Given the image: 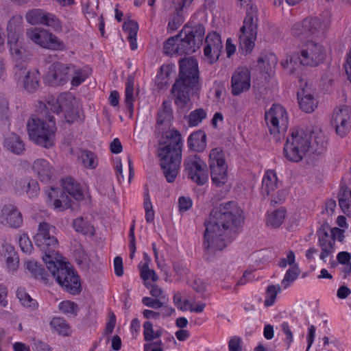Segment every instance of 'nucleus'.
I'll return each instance as SVG.
<instances>
[{"label": "nucleus", "instance_id": "nucleus-1", "mask_svg": "<svg viewBox=\"0 0 351 351\" xmlns=\"http://www.w3.org/2000/svg\"><path fill=\"white\" fill-rule=\"evenodd\" d=\"M243 220L242 209L234 202H228L213 208L205 221L204 246L208 252L222 250L228 243V233Z\"/></svg>", "mask_w": 351, "mask_h": 351}, {"label": "nucleus", "instance_id": "nucleus-2", "mask_svg": "<svg viewBox=\"0 0 351 351\" xmlns=\"http://www.w3.org/2000/svg\"><path fill=\"white\" fill-rule=\"evenodd\" d=\"M202 88L198 62L193 57L184 58L179 62V75L172 86L174 103L180 112L192 106L191 98Z\"/></svg>", "mask_w": 351, "mask_h": 351}, {"label": "nucleus", "instance_id": "nucleus-3", "mask_svg": "<svg viewBox=\"0 0 351 351\" xmlns=\"http://www.w3.org/2000/svg\"><path fill=\"white\" fill-rule=\"evenodd\" d=\"M183 139L180 132L171 128L158 138L159 165L167 181L173 182L178 176L182 160Z\"/></svg>", "mask_w": 351, "mask_h": 351}, {"label": "nucleus", "instance_id": "nucleus-4", "mask_svg": "<svg viewBox=\"0 0 351 351\" xmlns=\"http://www.w3.org/2000/svg\"><path fill=\"white\" fill-rule=\"evenodd\" d=\"M205 27L202 24L186 25L175 36L164 43V52L170 56L191 54L199 49L205 36Z\"/></svg>", "mask_w": 351, "mask_h": 351}, {"label": "nucleus", "instance_id": "nucleus-5", "mask_svg": "<svg viewBox=\"0 0 351 351\" xmlns=\"http://www.w3.org/2000/svg\"><path fill=\"white\" fill-rule=\"evenodd\" d=\"M43 259L48 270L63 289L73 295L80 293L81 283L78 275L60 254L52 252L43 256Z\"/></svg>", "mask_w": 351, "mask_h": 351}, {"label": "nucleus", "instance_id": "nucleus-6", "mask_svg": "<svg viewBox=\"0 0 351 351\" xmlns=\"http://www.w3.org/2000/svg\"><path fill=\"white\" fill-rule=\"evenodd\" d=\"M62 186V189L51 187L46 192L47 205L58 211L70 208L72 198L79 201L84 196L79 184L71 178L63 179Z\"/></svg>", "mask_w": 351, "mask_h": 351}, {"label": "nucleus", "instance_id": "nucleus-7", "mask_svg": "<svg viewBox=\"0 0 351 351\" xmlns=\"http://www.w3.org/2000/svg\"><path fill=\"white\" fill-rule=\"evenodd\" d=\"M30 140L35 144L45 148L53 146L56 140V123L53 117L47 121L38 118H32L27 124Z\"/></svg>", "mask_w": 351, "mask_h": 351}, {"label": "nucleus", "instance_id": "nucleus-8", "mask_svg": "<svg viewBox=\"0 0 351 351\" xmlns=\"http://www.w3.org/2000/svg\"><path fill=\"white\" fill-rule=\"evenodd\" d=\"M311 135L302 130H294L287 138L284 147L285 156L289 160L298 162L302 159L311 146Z\"/></svg>", "mask_w": 351, "mask_h": 351}, {"label": "nucleus", "instance_id": "nucleus-9", "mask_svg": "<svg viewBox=\"0 0 351 351\" xmlns=\"http://www.w3.org/2000/svg\"><path fill=\"white\" fill-rule=\"evenodd\" d=\"M326 51L318 41L312 39L301 40L298 46V60L304 66H316L324 62Z\"/></svg>", "mask_w": 351, "mask_h": 351}, {"label": "nucleus", "instance_id": "nucleus-10", "mask_svg": "<svg viewBox=\"0 0 351 351\" xmlns=\"http://www.w3.org/2000/svg\"><path fill=\"white\" fill-rule=\"evenodd\" d=\"M47 108L55 113L64 112L68 122H73L79 117L81 105L78 99L71 93H61L57 98H51Z\"/></svg>", "mask_w": 351, "mask_h": 351}, {"label": "nucleus", "instance_id": "nucleus-11", "mask_svg": "<svg viewBox=\"0 0 351 351\" xmlns=\"http://www.w3.org/2000/svg\"><path fill=\"white\" fill-rule=\"evenodd\" d=\"M257 29V9L251 7L247 12L239 34L240 47L245 53L251 52L254 47Z\"/></svg>", "mask_w": 351, "mask_h": 351}, {"label": "nucleus", "instance_id": "nucleus-12", "mask_svg": "<svg viewBox=\"0 0 351 351\" xmlns=\"http://www.w3.org/2000/svg\"><path fill=\"white\" fill-rule=\"evenodd\" d=\"M328 27L326 21L317 17L307 18L294 24L292 34L300 40L321 38Z\"/></svg>", "mask_w": 351, "mask_h": 351}, {"label": "nucleus", "instance_id": "nucleus-13", "mask_svg": "<svg viewBox=\"0 0 351 351\" xmlns=\"http://www.w3.org/2000/svg\"><path fill=\"white\" fill-rule=\"evenodd\" d=\"M266 123L269 132L276 141L280 140V134L287 129L288 113L285 108L280 104H274L265 114Z\"/></svg>", "mask_w": 351, "mask_h": 351}, {"label": "nucleus", "instance_id": "nucleus-14", "mask_svg": "<svg viewBox=\"0 0 351 351\" xmlns=\"http://www.w3.org/2000/svg\"><path fill=\"white\" fill-rule=\"evenodd\" d=\"M27 38L40 47L62 51L65 49V45L57 36L43 28L31 27L27 29Z\"/></svg>", "mask_w": 351, "mask_h": 351}, {"label": "nucleus", "instance_id": "nucleus-15", "mask_svg": "<svg viewBox=\"0 0 351 351\" xmlns=\"http://www.w3.org/2000/svg\"><path fill=\"white\" fill-rule=\"evenodd\" d=\"M56 228L46 222L40 223L36 234L34 237L36 245L47 254L56 252L55 248L58 245V240L55 237Z\"/></svg>", "mask_w": 351, "mask_h": 351}, {"label": "nucleus", "instance_id": "nucleus-16", "mask_svg": "<svg viewBox=\"0 0 351 351\" xmlns=\"http://www.w3.org/2000/svg\"><path fill=\"white\" fill-rule=\"evenodd\" d=\"M330 123L337 135L346 136L351 129V108L348 106L335 108L331 114Z\"/></svg>", "mask_w": 351, "mask_h": 351}, {"label": "nucleus", "instance_id": "nucleus-17", "mask_svg": "<svg viewBox=\"0 0 351 351\" xmlns=\"http://www.w3.org/2000/svg\"><path fill=\"white\" fill-rule=\"evenodd\" d=\"M223 49L221 36L216 32H211L205 38L203 60L209 64L216 63Z\"/></svg>", "mask_w": 351, "mask_h": 351}, {"label": "nucleus", "instance_id": "nucleus-18", "mask_svg": "<svg viewBox=\"0 0 351 351\" xmlns=\"http://www.w3.org/2000/svg\"><path fill=\"white\" fill-rule=\"evenodd\" d=\"M185 170L188 176L199 185L208 180L206 171V164L197 156H190L185 160Z\"/></svg>", "mask_w": 351, "mask_h": 351}, {"label": "nucleus", "instance_id": "nucleus-19", "mask_svg": "<svg viewBox=\"0 0 351 351\" xmlns=\"http://www.w3.org/2000/svg\"><path fill=\"white\" fill-rule=\"evenodd\" d=\"M251 87V73L247 68H239L231 78V93L239 96L250 90Z\"/></svg>", "mask_w": 351, "mask_h": 351}, {"label": "nucleus", "instance_id": "nucleus-20", "mask_svg": "<svg viewBox=\"0 0 351 351\" xmlns=\"http://www.w3.org/2000/svg\"><path fill=\"white\" fill-rule=\"evenodd\" d=\"M25 19L27 22L31 25L41 24L51 27L56 32L62 30V25L57 18L40 9H34L27 12Z\"/></svg>", "mask_w": 351, "mask_h": 351}, {"label": "nucleus", "instance_id": "nucleus-21", "mask_svg": "<svg viewBox=\"0 0 351 351\" xmlns=\"http://www.w3.org/2000/svg\"><path fill=\"white\" fill-rule=\"evenodd\" d=\"M298 103L301 110L311 113L318 107L319 101L313 90L306 85L298 92Z\"/></svg>", "mask_w": 351, "mask_h": 351}, {"label": "nucleus", "instance_id": "nucleus-22", "mask_svg": "<svg viewBox=\"0 0 351 351\" xmlns=\"http://www.w3.org/2000/svg\"><path fill=\"white\" fill-rule=\"evenodd\" d=\"M0 223L10 228H19L23 223L21 213L15 206L11 204H5L1 210Z\"/></svg>", "mask_w": 351, "mask_h": 351}, {"label": "nucleus", "instance_id": "nucleus-23", "mask_svg": "<svg viewBox=\"0 0 351 351\" xmlns=\"http://www.w3.org/2000/svg\"><path fill=\"white\" fill-rule=\"evenodd\" d=\"M32 170L42 182H49L55 175L53 165L46 159L37 158L32 162Z\"/></svg>", "mask_w": 351, "mask_h": 351}, {"label": "nucleus", "instance_id": "nucleus-24", "mask_svg": "<svg viewBox=\"0 0 351 351\" xmlns=\"http://www.w3.org/2000/svg\"><path fill=\"white\" fill-rule=\"evenodd\" d=\"M12 58L15 62H25L29 58V53L24 43L23 37L7 40Z\"/></svg>", "mask_w": 351, "mask_h": 351}, {"label": "nucleus", "instance_id": "nucleus-25", "mask_svg": "<svg viewBox=\"0 0 351 351\" xmlns=\"http://www.w3.org/2000/svg\"><path fill=\"white\" fill-rule=\"evenodd\" d=\"M152 263V258L147 253L143 254V259L138 265L139 269L140 278L143 281L144 286L149 289V293L154 295V270L149 268Z\"/></svg>", "mask_w": 351, "mask_h": 351}, {"label": "nucleus", "instance_id": "nucleus-26", "mask_svg": "<svg viewBox=\"0 0 351 351\" xmlns=\"http://www.w3.org/2000/svg\"><path fill=\"white\" fill-rule=\"evenodd\" d=\"M91 73L92 70L87 65L69 64V80L72 86L82 84Z\"/></svg>", "mask_w": 351, "mask_h": 351}, {"label": "nucleus", "instance_id": "nucleus-27", "mask_svg": "<svg viewBox=\"0 0 351 351\" xmlns=\"http://www.w3.org/2000/svg\"><path fill=\"white\" fill-rule=\"evenodd\" d=\"M174 309L168 305V298L163 291L155 286V316L169 317Z\"/></svg>", "mask_w": 351, "mask_h": 351}, {"label": "nucleus", "instance_id": "nucleus-28", "mask_svg": "<svg viewBox=\"0 0 351 351\" xmlns=\"http://www.w3.org/2000/svg\"><path fill=\"white\" fill-rule=\"evenodd\" d=\"M18 83L29 93L36 91L40 84V74L37 70L23 71Z\"/></svg>", "mask_w": 351, "mask_h": 351}, {"label": "nucleus", "instance_id": "nucleus-29", "mask_svg": "<svg viewBox=\"0 0 351 351\" xmlns=\"http://www.w3.org/2000/svg\"><path fill=\"white\" fill-rule=\"evenodd\" d=\"M319 244L322 252L319 255L320 259L326 262V258L332 257L335 251V241L332 238L326 231L319 232Z\"/></svg>", "mask_w": 351, "mask_h": 351}, {"label": "nucleus", "instance_id": "nucleus-30", "mask_svg": "<svg viewBox=\"0 0 351 351\" xmlns=\"http://www.w3.org/2000/svg\"><path fill=\"white\" fill-rule=\"evenodd\" d=\"M47 77L52 78V84L60 85L64 84L69 79V64L57 62L53 64V71L49 73Z\"/></svg>", "mask_w": 351, "mask_h": 351}, {"label": "nucleus", "instance_id": "nucleus-31", "mask_svg": "<svg viewBox=\"0 0 351 351\" xmlns=\"http://www.w3.org/2000/svg\"><path fill=\"white\" fill-rule=\"evenodd\" d=\"M19 192L25 193L30 199L36 197L40 192L38 182L30 177H27L19 181L17 184Z\"/></svg>", "mask_w": 351, "mask_h": 351}, {"label": "nucleus", "instance_id": "nucleus-32", "mask_svg": "<svg viewBox=\"0 0 351 351\" xmlns=\"http://www.w3.org/2000/svg\"><path fill=\"white\" fill-rule=\"evenodd\" d=\"M210 171L212 182L216 186H223L228 182V165L210 167Z\"/></svg>", "mask_w": 351, "mask_h": 351}, {"label": "nucleus", "instance_id": "nucleus-33", "mask_svg": "<svg viewBox=\"0 0 351 351\" xmlns=\"http://www.w3.org/2000/svg\"><path fill=\"white\" fill-rule=\"evenodd\" d=\"M278 189V178L276 172L267 170L262 180V193L271 195Z\"/></svg>", "mask_w": 351, "mask_h": 351}, {"label": "nucleus", "instance_id": "nucleus-34", "mask_svg": "<svg viewBox=\"0 0 351 351\" xmlns=\"http://www.w3.org/2000/svg\"><path fill=\"white\" fill-rule=\"evenodd\" d=\"M7 40L22 37L23 18L20 15L13 16L7 25Z\"/></svg>", "mask_w": 351, "mask_h": 351}, {"label": "nucleus", "instance_id": "nucleus-35", "mask_svg": "<svg viewBox=\"0 0 351 351\" xmlns=\"http://www.w3.org/2000/svg\"><path fill=\"white\" fill-rule=\"evenodd\" d=\"M189 147L195 152H202L206 147V134L202 130L192 133L188 138Z\"/></svg>", "mask_w": 351, "mask_h": 351}, {"label": "nucleus", "instance_id": "nucleus-36", "mask_svg": "<svg viewBox=\"0 0 351 351\" xmlns=\"http://www.w3.org/2000/svg\"><path fill=\"white\" fill-rule=\"evenodd\" d=\"M4 146L8 150L16 155H21L25 151L23 141L16 134H10L5 138Z\"/></svg>", "mask_w": 351, "mask_h": 351}, {"label": "nucleus", "instance_id": "nucleus-37", "mask_svg": "<svg viewBox=\"0 0 351 351\" xmlns=\"http://www.w3.org/2000/svg\"><path fill=\"white\" fill-rule=\"evenodd\" d=\"M123 29L126 34V38L130 42L132 50H135L138 47L136 42V35L138 30V25L137 22L133 20H128L125 21L123 25Z\"/></svg>", "mask_w": 351, "mask_h": 351}, {"label": "nucleus", "instance_id": "nucleus-38", "mask_svg": "<svg viewBox=\"0 0 351 351\" xmlns=\"http://www.w3.org/2000/svg\"><path fill=\"white\" fill-rule=\"evenodd\" d=\"M286 217L287 212L283 208L268 212L266 217V225L271 228H278L283 223Z\"/></svg>", "mask_w": 351, "mask_h": 351}, {"label": "nucleus", "instance_id": "nucleus-39", "mask_svg": "<svg viewBox=\"0 0 351 351\" xmlns=\"http://www.w3.org/2000/svg\"><path fill=\"white\" fill-rule=\"evenodd\" d=\"M51 329L59 335L66 337L71 333V329L67 322L62 317H54L50 322Z\"/></svg>", "mask_w": 351, "mask_h": 351}, {"label": "nucleus", "instance_id": "nucleus-40", "mask_svg": "<svg viewBox=\"0 0 351 351\" xmlns=\"http://www.w3.org/2000/svg\"><path fill=\"white\" fill-rule=\"evenodd\" d=\"M78 160L82 165L88 169H95L99 165L97 156L92 152L83 150L78 156Z\"/></svg>", "mask_w": 351, "mask_h": 351}, {"label": "nucleus", "instance_id": "nucleus-41", "mask_svg": "<svg viewBox=\"0 0 351 351\" xmlns=\"http://www.w3.org/2000/svg\"><path fill=\"white\" fill-rule=\"evenodd\" d=\"M206 117V110L199 108L190 112L188 115L184 117V119L189 127L193 128L199 125Z\"/></svg>", "mask_w": 351, "mask_h": 351}, {"label": "nucleus", "instance_id": "nucleus-42", "mask_svg": "<svg viewBox=\"0 0 351 351\" xmlns=\"http://www.w3.org/2000/svg\"><path fill=\"white\" fill-rule=\"evenodd\" d=\"M16 297L24 307L31 311L38 309L39 306L38 302L32 298L25 289L19 288L16 291Z\"/></svg>", "mask_w": 351, "mask_h": 351}, {"label": "nucleus", "instance_id": "nucleus-43", "mask_svg": "<svg viewBox=\"0 0 351 351\" xmlns=\"http://www.w3.org/2000/svg\"><path fill=\"white\" fill-rule=\"evenodd\" d=\"M25 268L36 279L41 280L47 284L49 282V276L45 273L44 269L40 265L34 261H27L25 262Z\"/></svg>", "mask_w": 351, "mask_h": 351}, {"label": "nucleus", "instance_id": "nucleus-44", "mask_svg": "<svg viewBox=\"0 0 351 351\" xmlns=\"http://www.w3.org/2000/svg\"><path fill=\"white\" fill-rule=\"evenodd\" d=\"M300 274V269L298 265H294L291 267L285 273L283 279L281 281V287L286 289L291 286L296 280Z\"/></svg>", "mask_w": 351, "mask_h": 351}, {"label": "nucleus", "instance_id": "nucleus-45", "mask_svg": "<svg viewBox=\"0 0 351 351\" xmlns=\"http://www.w3.org/2000/svg\"><path fill=\"white\" fill-rule=\"evenodd\" d=\"M143 337L146 341L144 344V351H154V329L151 322L146 321L143 324Z\"/></svg>", "mask_w": 351, "mask_h": 351}, {"label": "nucleus", "instance_id": "nucleus-46", "mask_svg": "<svg viewBox=\"0 0 351 351\" xmlns=\"http://www.w3.org/2000/svg\"><path fill=\"white\" fill-rule=\"evenodd\" d=\"M208 158L209 168L222 165H227L224 154L222 149L219 147L213 148L210 151Z\"/></svg>", "mask_w": 351, "mask_h": 351}, {"label": "nucleus", "instance_id": "nucleus-47", "mask_svg": "<svg viewBox=\"0 0 351 351\" xmlns=\"http://www.w3.org/2000/svg\"><path fill=\"white\" fill-rule=\"evenodd\" d=\"M134 85V78L132 76H128L125 82V102L129 109H132L136 96Z\"/></svg>", "mask_w": 351, "mask_h": 351}, {"label": "nucleus", "instance_id": "nucleus-48", "mask_svg": "<svg viewBox=\"0 0 351 351\" xmlns=\"http://www.w3.org/2000/svg\"><path fill=\"white\" fill-rule=\"evenodd\" d=\"M173 119V113L171 104L169 102L165 101L162 104V109L158 114V123L170 125Z\"/></svg>", "mask_w": 351, "mask_h": 351}, {"label": "nucleus", "instance_id": "nucleus-49", "mask_svg": "<svg viewBox=\"0 0 351 351\" xmlns=\"http://www.w3.org/2000/svg\"><path fill=\"white\" fill-rule=\"evenodd\" d=\"M75 231L83 234H93L94 228L88 221L84 220L82 217L76 218L73 223Z\"/></svg>", "mask_w": 351, "mask_h": 351}, {"label": "nucleus", "instance_id": "nucleus-50", "mask_svg": "<svg viewBox=\"0 0 351 351\" xmlns=\"http://www.w3.org/2000/svg\"><path fill=\"white\" fill-rule=\"evenodd\" d=\"M282 289L280 285H269L267 287L265 293L264 304L266 306H272L276 301V296Z\"/></svg>", "mask_w": 351, "mask_h": 351}, {"label": "nucleus", "instance_id": "nucleus-51", "mask_svg": "<svg viewBox=\"0 0 351 351\" xmlns=\"http://www.w3.org/2000/svg\"><path fill=\"white\" fill-rule=\"evenodd\" d=\"M144 208L145 211V219L147 223H152L154 221V210L152 208V204L149 191L145 189L144 193Z\"/></svg>", "mask_w": 351, "mask_h": 351}, {"label": "nucleus", "instance_id": "nucleus-52", "mask_svg": "<svg viewBox=\"0 0 351 351\" xmlns=\"http://www.w3.org/2000/svg\"><path fill=\"white\" fill-rule=\"evenodd\" d=\"M58 309L63 314L75 315L78 311V306L72 301L64 300L59 303Z\"/></svg>", "mask_w": 351, "mask_h": 351}, {"label": "nucleus", "instance_id": "nucleus-53", "mask_svg": "<svg viewBox=\"0 0 351 351\" xmlns=\"http://www.w3.org/2000/svg\"><path fill=\"white\" fill-rule=\"evenodd\" d=\"M295 264V255L293 251L287 250L285 253V256L281 258L278 262V265L281 268H285L287 266L292 267Z\"/></svg>", "mask_w": 351, "mask_h": 351}, {"label": "nucleus", "instance_id": "nucleus-54", "mask_svg": "<svg viewBox=\"0 0 351 351\" xmlns=\"http://www.w3.org/2000/svg\"><path fill=\"white\" fill-rule=\"evenodd\" d=\"M19 266V258L18 254L7 256L5 257V267L9 273L16 272Z\"/></svg>", "mask_w": 351, "mask_h": 351}, {"label": "nucleus", "instance_id": "nucleus-55", "mask_svg": "<svg viewBox=\"0 0 351 351\" xmlns=\"http://www.w3.org/2000/svg\"><path fill=\"white\" fill-rule=\"evenodd\" d=\"M19 246L21 250L27 254H31L33 250V245L28 236L23 234L19 237Z\"/></svg>", "mask_w": 351, "mask_h": 351}, {"label": "nucleus", "instance_id": "nucleus-56", "mask_svg": "<svg viewBox=\"0 0 351 351\" xmlns=\"http://www.w3.org/2000/svg\"><path fill=\"white\" fill-rule=\"evenodd\" d=\"M175 71V66L173 64H164L162 65L158 73V77L164 80V83L166 84L165 80Z\"/></svg>", "mask_w": 351, "mask_h": 351}, {"label": "nucleus", "instance_id": "nucleus-57", "mask_svg": "<svg viewBox=\"0 0 351 351\" xmlns=\"http://www.w3.org/2000/svg\"><path fill=\"white\" fill-rule=\"evenodd\" d=\"M192 301L189 300H182L181 295L179 293H177L173 297V302L176 306L182 311H189L190 303Z\"/></svg>", "mask_w": 351, "mask_h": 351}, {"label": "nucleus", "instance_id": "nucleus-58", "mask_svg": "<svg viewBox=\"0 0 351 351\" xmlns=\"http://www.w3.org/2000/svg\"><path fill=\"white\" fill-rule=\"evenodd\" d=\"M350 258V254L347 252H341L337 256L338 262L346 265L348 273L351 271Z\"/></svg>", "mask_w": 351, "mask_h": 351}, {"label": "nucleus", "instance_id": "nucleus-59", "mask_svg": "<svg viewBox=\"0 0 351 351\" xmlns=\"http://www.w3.org/2000/svg\"><path fill=\"white\" fill-rule=\"evenodd\" d=\"M295 59H298V56L295 57L292 55L287 56L281 62L282 66L285 69L292 72L295 69L297 64Z\"/></svg>", "mask_w": 351, "mask_h": 351}, {"label": "nucleus", "instance_id": "nucleus-60", "mask_svg": "<svg viewBox=\"0 0 351 351\" xmlns=\"http://www.w3.org/2000/svg\"><path fill=\"white\" fill-rule=\"evenodd\" d=\"M193 0H172V4L176 11L179 13L187 10Z\"/></svg>", "mask_w": 351, "mask_h": 351}, {"label": "nucleus", "instance_id": "nucleus-61", "mask_svg": "<svg viewBox=\"0 0 351 351\" xmlns=\"http://www.w3.org/2000/svg\"><path fill=\"white\" fill-rule=\"evenodd\" d=\"M129 249L130 251V258H134V254L136 252V243H135V237H134V227L132 226L130 228V233H129Z\"/></svg>", "mask_w": 351, "mask_h": 351}, {"label": "nucleus", "instance_id": "nucleus-62", "mask_svg": "<svg viewBox=\"0 0 351 351\" xmlns=\"http://www.w3.org/2000/svg\"><path fill=\"white\" fill-rule=\"evenodd\" d=\"M281 329L283 333L286 335L285 341L289 347L293 341V335L289 325L287 322H282L281 324Z\"/></svg>", "mask_w": 351, "mask_h": 351}, {"label": "nucleus", "instance_id": "nucleus-63", "mask_svg": "<svg viewBox=\"0 0 351 351\" xmlns=\"http://www.w3.org/2000/svg\"><path fill=\"white\" fill-rule=\"evenodd\" d=\"M178 204L179 209L182 212L189 210L193 205L192 200L189 197H180L178 199Z\"/></svg>", "mask_w": 351, "mask_h": 351}, {"label": "nucleus", "instance_id": "nucleus-64", "mask_svg": "<svg viewBox=\"0 0 351 351\" xmlns=\"http://www.w3.org/2000/svg\"><path fill=\"white\" fill-rule=\"evenodd\" d=\"M241 339L239 337H234L228 343L229 351H241Z\"/></svg>", "mask_w": 351, "mask_h": 351}]
</instances>
